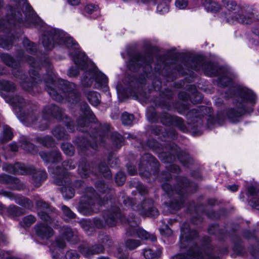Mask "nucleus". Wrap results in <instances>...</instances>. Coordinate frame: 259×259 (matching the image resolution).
<instances>
[{
  "mask_svg": "<svg viewBox=\"0 0 259 259\" xmlns=\"http://www.w3.org/2000/svg\"><path fill=\"white\" fill-rule=\"evenodd\" d=\"M96 8L95 6L92 5H89L85 7V11L88 14H92L96 10Z\"/></svg>",
  "mask_w": 259,
  "mask_h": 259,
  "instance_id": "49530a36",
  "label": "nucleus"
},
{
  "mask_svg": "<svg viewBox=\"0 0 259 259\" xmlns=\"http://www.w3.org/2000/svg\"><path fill=\"white\" fill-rule=\"evenodd\" d=\"M0 88L6 92H13L15 90V86L10 81H0Z\"/></svg>",
  "mask_w": 259,
  "mask_h": 259,
  "instance_id": "a211bd4d",
  "label": "nucleus"
},
{
  "mask_svg": "<svg viewBox=\"0 0 259 259\" xmlns=\"http://www.w3.org/2000/svg\"><path fill=\"white\" fill-rule=\"evenodd\" d=\"M36 233L42 239L48 238L53 235V230L50 227H48V225L46 224L37 227Z\"/></svg>",
  "mask_w": 259,
  "mask_h": 259,
  "instance_id": "6e6552de",
  "label": "nucleus"
},
{
  "mask_svg": "<svg viewBox=\"0 0 259 259\" xmlns=\"http://www.w3.org/2000/svg\"><path fill=\"white\" fill-rule=\"evenodd\" d=\"M40 177L39 180H44L47 178V174L45 171L40 172Z\"/></svg>",
  "mask_w": 259,
  "mask_h": 259,
  "instance_id": "13d9d810",
  "label": "nucleus"
},
{
  "mask_svg": "<svg viewBox=\"0 0 259 259\" xmlns=\"http://www.w3.org/2000/svg\"><path fill=\"white\" fill-rule=\"evenodd\" d=\"M160 233L162 235L165 236H169L172 235V230L166 225L164 226L163 228L160 230Z\"/></svg>",
  "mask_w": 259,
  "mask_h": 259,
  "instance_id": "c9c22d12",
  "label": "nucleus"
},
{
  "mask_svg": "<svg viewBox=\"0 0 259 259\" xmlns=\"http://www.w3.org/2000/svg\"><path fill=\"white\" fill-rule=\"evenodd\" d=\"M41 142L46 146H51L53 144V140L51 137H46L41 139Z\"/></svg>",
  "mask_w": 259,
  "mask_h": 259,
  "instance_id": "58836bf2",
  "label": "nucleus"
},
{
  "mask_svg": "<svg viewBox=\"0 0 259 259\" xmlns=\"http://www.w3.org/2000/svg\"><path fill=\"white\" fill-rule=\"evenodd\" d=\"M228 189L234 192L238 190V187L237 185H234L232 186H228L227 187Z\"/></svg>",
  "mask_w": 259,
  "mask_h": 259,
  "instance_id": "864d4df0",
  "label": "nucleus"
},
{
  "mask_svg": "<svg viewBox=\"0 0 259 259\" xmlns=\"http://www.w3.org/2000/svg\"><path fill=\"white\" fill-rule=\"evenodd\" d=\"M100 171L103 174L104 177L110 178L111 177V172L109 170L107 167H100Z\"/></svg>",
  "mask_w": 259,
  "mask_h": 259,
  "instance_id": "a19ab883",
  "label": "nucleus"
},
{
  "mask_svg": "<svg viewBox=\"0 0 259 259\" xmlns=\"http://www.w3.org/2000/svg\"><path fill=\"white\" fill-rule=\"evenodd\" d=\"M0 182L13 185L11 187L12 189H20L22 188V186L19 185L20 181L18 180L7 175L0 176Z\"/></svg>",
  "mask_w": 259,
  "mask_h": 259,
  "instance_id": "9d476101",
  "label": "nucleus"
},
{
  "mask_svg": "<svg viewBox=\"0 0 259 259\" xmlns=\"http://www.w3.org/2000/svg\"><path fill=\"white\" fill-rule=\"evenodd\" d=\"M168 10V8L167 5H165L164 7H162L161 4L158 5L157 6V11L161 13H165L167 12Z\"/></svg>",
  "mask_w": 259,
  "mask_h": 259,
  "instance_id": "09e8293b",
  "label": "nucleus"
},
{
  "mask_svg": "<svg viewBox=\"0 0 259 259\" xmlns=\"http://www.w3.org/2000/svg\"><path fill=\"white\" fill-rule=\"evenodd\" d=\"M84 109L85 112L84 117L82 118V122L78 123V124L81 126H83L85 125V122H86L87 119L89 117H92L93 114L92 112L90 110L89 107L87 105H84Z\"/></svg>",
  "mask_w": 259,
  "mask_h": 259,
  "instance_id": "bb28decb",
  "label": "nucleus"
},
{
  "mask_svg": "<svg viewBox=\"0 0 259 259\" xmlns=\"http://www.w3.org/2000/svg\"><path fill=\"white\" fill-rule=\"evenodd\" d=\"M119 215V213L111 214L105 217L104 218L107 224L112 226L115 225V220L118 217Z\"/></svg>",
  "mask_w": 259,
  "mask_h": 259,
  "instance_id": "7c9ffc66",
  "label": "nucleus"
},
{
  "mask_svg": "<svg viewBox=\"0 0 259 259\" xmlns=\"http://www.w3.org/2000/svg\"><path fill=\"white\" fill-rule=\"evenodd\" d=\"M63 166L66 169H71L75 168V165L70 161H65L63 162Z\"/></svg>",
  "mask_w": 259,
  "mask_h": 259,
  "instance_id": "ea45409f",
  "label": "nucleus"
},
{
  "mask_svg": "<svg viewBox=\"0 0 259 259\" xmlns=\"http://www.w3.org/2000/svg\"><path fill=\"white\" fill-rule=\"evenodd\" d=\"M160 254V250L156 253H153L150 249H145L143 251V255L146 259H153L159 256Z\"/></svg>",
  "mask_w": 259,
  "mask_h": 259,
  "instance_id": "4be33fe9",
  "label": "nucleus"
},
{
  "mask_svg": "<svg viewBox=\"0 0 259 259\" xmlns=\"http://www.w3.org/2000/svg\"><path fill=\"white\" fill-rule=\"evenodd\" d=\"M38 215L39 216L41 220H44L47 222L49 221L50 217L48 215V214L46 212H45L42 210H41L38 212Z\"/></svg>",
  "mask_w": 259,
  "mask_h": 259,
  "instance_id": "37998d69",
  "label": "nucleus"
},
{
  "mask_svg": "<svg viewBox=\"0 0 259 259\" xmlns=\"http://www.w3.org/2000/svg\"><path fill=\"white\" fill-rule=\"evenodd\" d=\"M0 46L4 49H9L11 47V41L0 37Z\"/></svg>",
  "mask_w": 259,
  "mask_h": 259,
  "instance_id": "f704fd0d",
  "label": "nucleus"
},
{
  "mask_svg": "<svg viewBox=\"0 0 259 259\" xmlns=\"http://www.w3.org/2000/svg\"><path fill=\"white\" fill-rule=\"evenodd\" d=\"M141 244L140 242L138 240L129 239L125 243L126 247L129 249H134Z\"/></svg>",
  "mask_w": 259,
  "mask_h": 259,
  "instance_id": "a878e982",
  "label": "nucleus"
},
{
  "mask_svg": "<svg viewBox=\"0 0 259 259\" xmlns=\"http://www.w3.org/2000/svg\"><path fill=\"white\" fill-rule=\"evenodd\" d=\"M191 255L194 256V257L198 258L200 255L198 252H197V253L194 252V253H193L192 254H191Z\"/></svg>",
  "mask_w": 259,
  "mask_h": 259,
  "instance_id": "680f3d73",
  "label": "nucleus"
},
{
  "mask_svg": "<svg viewBox=\"0 0 259 259\" xmlns=\"http://www.w3.org/2000/svg\"><path fill=\"white\" fill-rule=\"evenodd\" d=\"M35 221V218L33 215H29L23 219L21 224L23 227H29L34 223Z\"/></svg>",
  "mask_w": 259,
  "mask_h": 259,
  "instance_id": "cd10ccee",
  "label": "nucleus"
},
{
  "mask_svg": "<svg viewBox=\"0 0 259 259\" xmlns=\"http://www.w3.org/2000/svg\"><path fill=\"white\" fill-rule=\"evenodd\" d=\"M55 40H58L59 45L65 44L67 47L74 46L77 49L76 42L72 38L66 35L63 32L59 30H53L48 35H45L42 38V43L46 50H51L55 46Z\"/></svg>",
  "mask_w": 259,
  "mask_h": 259,
  "instance_id": "7ed1b4c3",
  "label": "nucleus"
},
{
  "mask_svg": "<svg viewBox=\"0 0 259 259\" xmlns=\"http://www.w3.org/2000/svg\"><path fill=\"white\" fill-rule=\"evenodd\" d=\"M69 4L71 5L75 6L79 4L80 0H68Z\"/></svg>",
  "mask_w": 259,
  "mask_h": 259,
  "instance_id": "5fc2aeb1",
  "label": "nucleus"
},
{
  "mask_svg": "<svg viewBox=\"0 0 259 259\" xmlns=\"http://www.w3.org/2000/svg\"><path fill=\"white\" fill-rule=\"evenodd\" d=\"M138 236L142 239L150 240L152 241H155L156 240V238L153 234H149L147 231L139 229L137 231Z\"/></svg>",
  "mask_w": 259,
  "mask_h": 259,
  "instance_id": "6ab92c4d",
  "label": "nucleus"
},
{
  "mask_svg": "<svg viewBox=\"0 0 259 259\" xmlns=\"http://www.w3.org/2000/svg\"><path fill=\"white\" fill-rule=\"evenodd\" d=\"M2 194L12 199H15L16 202L21 205H24L25 206H29L31 203L30 201L24 197L15 196L13 193L10 192L3 191Z\"/></svg>",
  "mask_w": 259,
  "mask_h": 259,
  "instance_id": "9b49d317",
  "label": "nucleus"
},
{
  "mask_svg": "<svg viewBox=\"0 0 259 259\" xmlns=\"http://www.w3.org/2000/svg\"><path fill=\"white\" fill-rule=\"evenodd\" d=\"M40 156L46 162H56L60 159V154L57 151L50 153L40 152Z\"/></svg>",
  "mask_w": 259,
  "mask_h": 259,
  "instance_id": "1a4fd4ad",
  "label": "nucleus"
},
{
  "mask_svg": "<svg viewBox=\"0 0 259 259\" xmlns=\"http://www.w3.org/2000/svg\"><path fill=\"white\" fill-rule=\"evenodd\" d=\"M134 119V116L132 114L125 112L122 114L121 116V120L123 124L130 125L132 123Z\"/></svg>",
  "mask_w": 259,
  "mask_h": 259,
  "instance_id": "393cba45",
  "label": "nucleus"
},
{
  "mask_svg": "<svg viewBox=\"0 0 259 259\" xmlns=\"http://www.w3.org/2000/svg\"><path fill=\"white\" fill-rule=\"evenodd\" d=\"M128 172L130 175H135V174L136 172V170L135 169H134L133 170H131L129 169Z\"/></svg>",
  "mask_w": 259,
  "mask_h": 259,
  "instance_id": "0e129e2a",
  "label": "nucleus"
},
{
  "mask_svg": "<svg viewBox=\"0 0 259 259\" xmlns=\"http://www.w3.org/2000/svg\"><path fill=\"white\" fill-rule=\"evenodd\" d=\"M57 247L52 251V256L54 258L57 259L59 256L56 255L55 253L60 252L61 249L64 248L65 246V243L64 240L58 239L56 240Z\"/></svg>",
  "mask_w": 259,
  "mask_h": 259,
  "instance_id": "412c9836",
  "label": "nucleus"
},
{
  "mask_svg": "<svg viewBox=\"0 0 259 259\" xmlns=\"http://www.w3.org/2000/svg\"><path fill=\"white\" fill-rule=\"evenodd\" d=\"M158 214V211L157 209L155 207H151L146 213H142V215L145 217L151 216L156 217Z\"/></svg>",
  "mask_w": 259,
  "mask_h": 259,
  "instance_id": "e433bc0d",
  "label": "nucleus"
},
{
  "mask_svg": "<svg viewBox=\"0 0 259 259\" xmlns=\"http://www.w3.org/2000/svg\"><path fill=\"white\" fill-rule=\"evenodd\" d=\"M36 205L38 208L40 209H48L49 206L48 204L41 200L37 201L36 203Z\"/></svg>",
  "mask_w": 259,
  "mask_h": 259,
  "instance_id": "a18cd8bd",
  "label": "nucleus"
},
{
  "mask_svg": "<svg viewBox=\"0 0 259 259\" xmlns=\"http://www.w3.org/2000/svg\"><path fill=\"white\" fill-rule=\"evenodd\" d=\"M180 161H181V162L184 164V165H187V163L185 162V161H183V160L180 158Z\"/></svg>",
  "mask_w": 259,
  "mask_h": 259,
  "instance_id": "774afa93",
  "label": "nucleus"
},
{
  "mask_svg": "<svg viewBox=\"0 0 259 259\" xmlns=\"http://www.w3.org/2000/svg\"><path fill=\"white\" fill-rule=\"evenodd\" d=\"M66 259H78V254L75 250H69L66 254Z\"/></svg>",
  "mask_w": 259,
  "mask_h": 259,
  "instance_id": "4c0bfd02",
  "label": "nucleus"
},
{
  "mask_svg": "<svg viewBox=\"0 0 259 259\" xmlns=\"http://www.w3.org/2000/svg\"><path fill=\"white\" fill-rule=\"evenodd\" d=\"M256 97L249 89L243 88L238 93L236 108L230 109L228 116L232 122H237L246 112V106L247 103L253 105L256 102Z\"/></svg>",
  "mask_w": 259,
  "mask_h": 259,
  "instance_id": "f257e3e1",
  "label": "nucleus"
},
{
  "mask_svg": "<svg viewBox=\"0 0 259 259\" xmlns=\"http://www.w3.org/2000/svg\"><path fill=\"white\" fill-rule=\"evenodd\" d=\"M12 137L13 133L11 129L8 126H5L3 134L0 138L2 142L9 141L12 139Z\"/></svg>",
  "mask_w": 259,
  "mask_h": 259,
  "instance_id": "aec40b11",
  "label": "nucleus"
},
{
  "mask_svg": "<svg viewBox=\"0 0 259 259\" xmlns=\"http://www.w3.org/2000/svg\"><path fill=\"white\" fill-rule=\"evenodd\" d=\"M225 13V18L230 23H234L236 22L248 24L250 22L252 15L244 16L243 10L237 5L233 6Z\"/></svg>",
  "mask_w": 259,
  "mask_h": 259,
  "instance_id": "39448f33",
  "label": "nucleus"
},
{
  "mask_svg": "<svg viewBox=\"0 0 259 259\" xmlns=\"http://www.w3.org/2000/svg\"><path fill=\"white\" fill-rule=\"evenodd\" d=\"M115 160H116V159L113 158H111L110 159H109V164L111 166H113L112 165V162H113Z\"/></svg>",
  "mask_w": 259,
  "mask_h": 259,
  "instance_id": "bf43d9fd",
  "label": "nucleus"
},
{
  "mask_svg": "<svg viewBox=\"0 0 259 259\" xmlns=\"http://www.w3.org/2000/svg\"><path fill=\"white\" fill-rule=\"evenodd\" d=\"M24 46L25 48V52H19L18 53L17 60L14 59L7 54H2L0 58L2 61L7 66L11 67L13 68H17L20 64V61L25 60L28 61L29 64L32 65L30 59L27 58L29 57L28 54L31 55H34L35 53V48L33 42H30L28 39H25L23 42Z\"/></svg>",
  "mask_w": 259,
  "mask_h": 259,
  "instance_id": "f03ea898",
  "label": "nucleus"
},
{
  "mask_svg": "<svg viewBox=\"0 0 259 259\" xmlns=\"http://www.w3.org/2000/svg\"><path fill=\"white\" fill-rule=\"evenodd\" d=\"M87 96L88 100L92 105L97 106L100 103V96L96 92H89Z\"/></svg>",
  "mask_w": 259,
  "mask_h": 259,
  "instance_id": "dca6fc26",
  "label": "nucleus"
},
{
  "mask_svg": "<svg viewBox=\"0 0 259 259\" xmlns=\"http://www.w3.org/2000/svg\"><path fill=\"white\" fill-rule=\"evenodd\" d=\"M53 135L57 139H62L65 137L64 130L61 127H57L53 131Z\"/></svg>",
  "mask_w": 259,
  "mask_h": 259,
  "instance_id": "c85d7f7f",
  "label": "nucleus"
},
{
  "mask_svg": "<svg viewBox=\"0 0 259 259\" xmlns=\"http://www.w3.org/2000/svg\"><path fill=\"white\" fill-rule=\"evenodd\" d=\"M116 137L117 138L118 141H115V142H116V144L117 145H118V142H119V143H121L122 142L123 138L120 135H118V134L116 135Z\"/></svg>",
  "mask_w": 259,
  "mask_h": 259,
  "instance_id": "4d7b16f0",
  "label": "nucleus"
},
{
  "mask_svg": "<svg viewBox=\"0 0 259 259\" xmlns=\"http://www.w3.org/2000/svg\"><path fill=\"white\" fill-rule=\"evenodd\" d=\"M187 0H177L175 5L177 8L180 9H184L187 8L188 6Z\"/></svg>",
  "mask_w": 259,
  "mask_h": 259,
  "instance_id": "72a5a7b5",
  "label": "nucleus"
},
{
  "mask_svg": "<svg viewBox=\"0 0 259 259\" xmlns=\"http://www.w3.org/2000/svg\"><path fill=\"white\" fill-rule=\"evenodd\" d=\"M103 247L102 245H97L93 247L92 249L88 247H84L81 250V252L86 256L95 253H99L103 251Z\"/></svg>",
  "mask_w": 259,
  "mask_h": 259,
  "instance_id": "2eb2a0df",
  "label": "nucleus"
},
{
  "mask_svg": "<svg viewBox=\"0 0 259 259\" xmlns=\"http://www.w3.org/2000/svg\"><path fill=\"white\" fill-rule=\"evenodd\" d=\"M254 188H250L249 189V191L251 194H253L254 193Z\"/></svg>",
  "mask_w": 259,
  "mask_h": 259,
  "instance_id": "69168bd1",
  "label": "nucleus"
},
{
  "mask_svg": "<svg viewBox=\"0 0 259 259\" xmlns=\"http://www.w3.org/2000/svg\"><path fill=\"white\" fill-rule=\"evenodd\" d=\"M205 9L212 13H216L221 9L220 5L211 0H206L203 4Z\"/></svg>",
  "mask_w": 259,
  "mask_h": 259,
  "instance_id": "4468645a",
  "label": "nucleus"
},
{
  "mask_svg": "<svg viewBox=\"0 0 259 259\" xmlns=\"http://www.w3.org/2000/svg\"><path fill=\"white\" fill-rule=\"evenodd\" d=\"M8 170L11 172H14L20 175H25L29 174L30 172L29 169L22 164H16L14 166L9 165L8 167Z\"/></svg>",
  "mask_w": 259,
  "mask_h": 259,
  "instance_id": "f8f14e48",
  "label": "nucleus"
},
{
  "mask_svg": "<svg viewBox=\"0 0 259 259\" xmlns=\"http://www.w3.org/2000/svg\"><path fill=\"white\" fill-rule=\"evenodd\" d=\"M10 103L13 104L16 107H21L22 104L24 103L23 99L19 96L16 95L11 98L9 101L7 100Z\"/></svg>",
  "mask_w": 259,
  "mask_h": 259,
  "instance_id": "5701e85b",
  "label": "nucleus"
},
{
  "mask_svg": "<svg viewBox=\"0 0 259 259\" xmlns=\"http://www.w3.org/2000/svg\"><path fill=\"white\" fill-rule=\"evenodd\" d=\"M128 223L129 225L132 228L138 226L139 223V221L138 219H135L133 221H128Z\"/></svg>",
  "mask_w": 259,
  "mask_h": 259,
  "instance_id": "8fccbe9b",
  "label": "nucleus"
},
{
  "mask_svg": "<svg viewBox=\"0 0 259 259\" xmlns=\"http://www.w3.org/2000/svg\"><path fill=\"white\" fill-rule=\"evenodd\" d=\"M125 181V178L122 172H118L115 177V181L117 185H122Z\"/></svg>",
  "mask_w": 259,
  "mask_h": 259,
  "instance_id": "473e14b6",
  "label": "nucleus"
},
{
  "mask_svg": "<svg viewBox=\"0 0 259 259\" xmlns=\"http://www.w3.org/2000/svg\"><path fill=\"white\" fill-rule=\"evenodd\" d=\"M62 149L65 154L72 156L74 154V148L72 145L68 143H64L62 145Z\"/></svg>",
  "mask_w": 259,
  "mask_h": 259,
  "instance_id": "b1692460",
  "label": "nucleus"
},
{
  "mask_svg": "<svg viewBox=\"0 0 259 259\" xmlns=\"http://www.w3.org/2000/svg\"><path fill=\"white\" fill-rule=\"evenodd\" d=\"M60 233L68 241L73 236V232L69 228H62L60 230Z\"/></svg>",
  "mask_w": 259,
  "mask_h": 259,
  "instance_id": "c756f323",
  "label": "nucleus"
},
{
  "mask_svg": "<svg viewBox=\"0 0 259 259\" xmlns=\"http://www.w3.org/2000/svg\"><path fill=\"white\" fill-rule=\"evenodd\" d=\"M86 74L82 79V83L84 86H89L92 84L93 80L96 81V88H100L104 87L107 89L106 85L107 82V77L102 72L93 70L89 72H87Z\"/></svg>",
  "mask_w": 259,
  "mask_h": 259,
  "instance_id": "423d86ee",
  "label": "nucleus"
},
{
  "mask_svg": "<svg viewBox=\"0 0 259 259\" xmlns=\"http://www.w3.org/2000/svg\"><path fill=\"white\" fill-rule=\"evenodd\" d=\"M62 209L63 212V214L64 216L66 217L67 220L72 219L75 217V214L68 207L63 206L62 207Z\"/></svg>",
  "mask_w": 259,
  "mask_h": 259,
  "instance_id": "2f4dec72",
  "label": "nucleus"
},
{
  "mask_svg": "<svg viewBox=\"0 0 259 259\" xmlns=\"http://www.w3.org/2000/svg\"><path fill=\"white\" fill-rule=\"evenodd\" d=\"M78 73V70L77 68H71L68 72V74L70 77H75Z\"/></svg>",
  "mask_w": 259,
  "mask_h": 259,
  "instance_id": "c03bdc74",
  "label": "nucleus"
},
{
  "mask_svg": "<svg viewBox=\"0 0 259 259\" xmlns=\"http://www.w3.org/2000/svg\"><path fill=\"white\" fill-rule=\"evenodd\" d=\"M23 148L27 150L28 151L30 152L31 150L34 148V145L31 143L27 144L26 146H22Z\"/></svg>",
  "mask_w": 259,
  "mask_h": 259,
  "instance_id": "3c124183",
  "label": "nucleus"
},
{
  "mask_svg": "<svg viewBox=\"0 0 259 259\" xmlns=\"http://www.w3.org/2000/svg\"><path fill=\"white\" fill-rule=\"evenodd\" d=\"M187 230H185L184 229H182V234L181 236V241L182 242L183 241H187L191 239L190 235H187Z\"/></svg>",
  "mask_w": 259,
  "mask_h": 259,
  "instance_id": "79ce46f5",
  "label": "nucleus"
},
{
  "mask_svg": "<svg viewBox=\"0 0 259 259\" xmlns=\"http://www.w3.org/2000/svg\"><path fill=\"white\" fill-rule=\"evenodd\" d=\"M151 58L148 57V59L145 57H143L140 55H136L131 58L128 62V67L131 70H135L139 65H148L150 64Z\"/></svg>",
  "mask_w": 259,
  "mask_h": 259,
  "instance_id": "0eeeda50",
  "label": "nucleus"
},
{
  "mask_svg": "<svg viewBox=\"0 0 259 259\" xmlns=\"http://www.w3.org/2000/svg\"><path fill=\"white\" fill-rule=\"evenodd\" d=\"M174 259H187V257L184 254H178L175 257Z\"/></svg>",
  "mask_w": 259,
  "mask_h": 259,
  "instance_id": "6e6d98bb",
  "label": "nucleus"
},
{
  "mask_svg": "<svg viewBox=\"0 0 259 259\" xmlns=\"http://www.w3.org/2000/svg\"><path fill=\"white\" fill-rule=\"evenodd\" d=\"M32 71H33V73L32 74L33 75V76H31V77L32 78V79L33 82H37V81H36L37 78L35 76H37V73L34 70H31V72H30V75H31Z\"/></svg>",
  "mask_w": 259,
  "mask_h": 259,
  "instance_id": "603ef678",
  "label": "nucleus"
},
{
  "mask_svg": "<svg viewBox=\"0 0 259 259\" xmlns=\"http://www.w3.org/2000/svg\"><path fill=\"white\" fill-rule=\"evenodd\" d=\"M22 87L26 90H29L33 85V82H27V81H23L21 82Z\"/></svg>",
  "mask_w": 259,
  "mask_h": 259,
  "instance_id": "de8ad7c7",
  "label": "nucleus"
},
{
  "mask_svg": "<svg viewBox=\"0 0 259 259\" xmlns=\"http://www.w3.org/2000/svg\"><path fill=\"white\" fill-rule=\"evenodd\" d=\"M75 64L77 68H81L84 69L86 65H87V57L83 53H79L73 58Z\"/></svg>",
  "mask_w": 259,
  "mask_h": 259,
  "instance_id": "ddd939ff",
  "label": "nucleus"
},
{
  "mask_svg": "<svg viewBox=\"0 0 259 259\" xmlns=\"http://www.w3.org/2000/svg\"><path fill=\"white\" fill-rule=\"evenodd\" d=\"M69 97H75V98H76V97H77L76 94L74 93H73V92L69 93Z\"/></svg>",
  "mask_w": 259,
  "mask_h": 259,
  "instance_id": "e2e57ef3",
  "label": "nucleus"
},
{
  "mask_svg": "<svg viewBox=\"0 0 259 259\" xmlns=\"http://www.w3.org/2000/svg\"><path fill=\"white\" fill-rule=\"evenodd\" d=\"M10 10V11L11 12V14H12V17L14 18V19H15L14 16V13H15V11L11 8H9Z\"/></svg>",
  "mask_w": 259,
  "mask_h": 259,
  "instance_id": "052dcab7",
  "label": "nucleus"
},
{
  "mask_svg": "<svg viewBox=\"0 0 259 259\" xmlns=\"http://www.w3.org/2000/svg\"><path fill=\"white\" fill-rule=\"evenodd\" d=\"M50 114L56 118H58L62 115V110L56 106L52 105L50 108L45 109L44 110V115Z\"/></svg>",
  "mask_w": 259,
  "mask_h": 259,
  "instance_id": "f3484780",
  "label": "nucleus"
},
{
  "mask_svg": "<svg viewBox=\"0 0 259 259\" xmlns=\"http://www.w3.org/2000/svg\"><path fill=\"white\" fill-rule=\"evenodd\" d=\"M57 81L59 82L61 84H63L64 88H62V89L67 92L69 91V89L67 88L68 86L69 85L70 89H73L75 88V85L73 83H69L65 80L58 79L53 72L48 75L47 78H46L45 80V83L46 84V90L53 99L60 101L63 99L62 96L59 95L51 86L55 84Z\"/></svg>",
  "mask_w": 259,
  "mask_h": 259,
  "instance_id": "20e7f679",
  "label": "nucleus"
},
{
  "mask_svg": "<svg viewBox=\"0 0 259 259\" xmlns=\"http://www.w3.org/2000/svg\"><path fill=\"white\" fill-rule=\"evenodd\" d=\"M205 73H206V74L207 75L212 76V75H213V74L214 72H213V71L212 70L211 72H210V73H209V72H208L206 71V72H205Z\"/></svg>",
  "mask_w": 259,
  "mask_h": 259,
  "instance_id": "338daca9",
  "label": "nucleus"
}]
</instances>
